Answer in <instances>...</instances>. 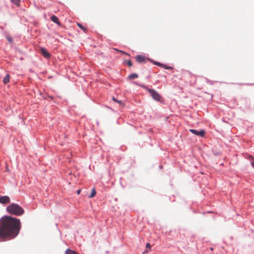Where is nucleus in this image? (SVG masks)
Returning <instances> with one entry per match:
<instances>
[{
  "label": "nucleus",
  "instance_id": "0eeeda50",
  "mask_svg": "<svg viewBox=\"0 0 254 254\" xmlns=\"http://www.w3.org/2000/svg\"><path fill=\"white\" fill-rule=\"evenodd\" d=\"M136 60L139 63H144L146 62V58L141 55H137L136 57Z\"/></svg>",
  "mask_w": 254,
  "mask_h": 254
},
{
  "label": "nucleus",
  "instance_id": "20e7f679",
  "mask_svg": "<svg viewBox=\"0 0 254 254\" xmlns=\"http://www.w3.org/2000/svg\"><path fill=\"white\" fill-rule=\"evenodd\" d=\"M189 131L193 134L200 137H203L205 135V130L203 129H201L200 130H198L195 129H189Z\"/></svg>",
  "mask_w": 254,
  "mask_h": 254
},
{
  "label": "nucleus",
  "instance_id": "6ab92c4d",
  "mask_svg": "<svg viewBox=\"0 0 254 254\" xmlns=\"http://www.w3.org/2000/svg\"><path fill=\"white\" fill-rule=\"evenodd\" d=\"M151 245L150 244V243H147L146 245V248L147 250H149V251H151Z\"/></svg>",
  "mask_w": 254,
  "mask_h": 254
},
{
  "label": "nucleus",
  "instance_id": "a878e982",
  "mask_svg": "<svg viewBox=\"0 0 254 254\" xmlns=\"http://www.w3.org/2000/svg\"><path fill=\"white\" fill-rule=\"evenodd\" d=\"M241 85H250V84H248V83H243V84H241Z\"/></svg>",
  "mask_w": 254,
  "mask_h": 254
},
{
  "label": "nucleus",
  "instance_id": "39448f33",
  "mask_svg": "<svg viewBox=\"0 0 254 254\" xmlns=\"http://www.w3.org/2000/svg\"><path fill=\"white\" fill-rule=\"evenodd\" d=\"M10 199L8 196L3 195L0 197V203L6 204L10 202Z\"/></svg>",
  "mask_w": 254,
  "mask_h": 254
},
{
  "label": "nucleus",
  "instance_id": "4be33fe9",
  "mask_svg": "<svg viewBox=\"0 0 254 254\" xmlns=\"http://www.w3.org/2000/svg\"><path fill=\"white\" fill-rule=\"evenodd\" d=\"M214 154L215 156H217V155H219L220 154V153L219 152H215L214 153Z\"/></svg>",
  "mask_w": 254,
  "mask_h": 254
},
{
  "label": "nucleus",
  "instance_id": "5701e85b",
  "mask_svg": "<svg viewBox=\"0 0 254 254\" xmlns=\"http://www.w3.org/2000/svg\"><path fill=\"white\" fill-rule=\"evenodd\" d=\"M148 250L146 249L145 251H144V252H142V254H145L147 253H148Z\"/></svg>",
  "mask_w": 254,
  "mask_h": 254
},
{
  "label": "nucleus",
  "instance_id": "f8f14e48",
  "mask_svg": "<svg viewBox=\"0 0 254 254\" xmlns=\"http://www.w3.org/2000/svg\"><path fill=\"white\" fill-rule=\"evenodd\" d=\"M10 76L7 74L3 79V82L4 84H6L9 82Z\"/></svg>",
  "mask_w": 254,
  "mask_h": 254
},
{
  "label": "nucleus",
  "instance_id": "423d86ee",
  "mask_svg": "<svg viewBox=\"0 0 254 254\" xmlns=\"http://www.w3.org/2000/svg\"><path fill=\"white\" fill-rule=\"evenodd\" d=\"M40 51L41 54L44 58L48 59L51 57V54L45 48L41 47Z\"/></svg>",
  "mask_w": 254,
  "mask_h": 254
},
{
  "label": "nucleus",
  "instance_id": "6e6552de",
  "mask_svg": "<svg viewBox=\"0 0 254 254\" xmlns=\"http://www.w3.org/2000/svg\"><path fill=\"white\" fill-rule=\"evenodd\" d=\"M51 20L53 21V22L56 23L58 25H61V22L59 21V18L57 16H56L55 15H53L51 16Z\"/></svg>",
  "mask_w": 254,
  "mask_h": 254
},
{
  "label": "nucleus",
  "instance_id": "393cba45",
  "mask_svg": "<svg viewBox=\"0 0 254 254\" xmlns=\"http://www.w3.org/2000/svg\"><path fill=\"white\" fill-rule=\"evenodd\" d=\"M80 191H81V190H79L77 191V193L78 194H79L80 193Z\"/></svg>",
  "mask_w": 254,
  "mask_h": 254
},
{
  "label": "nucleus",
  "instance_id": "c85d7f7f",
  "mask_svg": "<svg viewBox=\"0 0 254 254\" xmlns=\"http://www.w3.org/2000/svg\"><path fill=\"white\" fill-rule=\"evenodd\" d=\"M208 82H209V83H210V84H212V82H211V81H208Z\"/></svg>",
  "mask_w": 254,
  "mask_h": 254
},
{
  "label": "nucleus",
  "instance_id": "cd10ccee",
  "mask_svg": "<svg viewBox=\"0 0 254 254\" xmlns=\"http://www.w3.org/2000/svg\"><path fill=\"white\" fill-rule=\"evenodd\" d=\"M107 108L109 109H112V108L111 107H109V106H107Z\"/></svg>",
  "mask_w": 254,
  "mask_h": 254
},
{
  "label": "nucleus",
  "instance_id": "bb28decb",
  "mask_svg": "<svg viewBox=\"0 0 254 254\" xmlns=\"http://www.w3.org/2000/svg\"><path fill=\"white\" fill-rule=\"evenodd\" d=\"M0 28L2 30H3V27L2 26H0Z\"/></svg>",
  "mask_w": 254,
  "mask_h": 254
},
{
  "label": "nucleus",
  "instance_id": "dca6fc26",
  "mask_svg": "<svg viewBox=\"0 0 254 254\" xmlns=\"http://www.w3.org/2000/svg\"><path fill=\"white\" fill-rule=\"evenodd\" d=\"M10 1L17 6H19L20 3V0H10Z\"/></svg>",
  "mask_w": 254,
  "mask_h": 254
},
{
  "label": "nucleus",
  "instance_id": "9d476101",
  "mask_svg": "<svg viewBox=\"0 0 254 254\" xmlns=\"http://www.w3.org/2000/svg\"><path fill=\"white\" fill-rule=\"evenodd\" d=\"M146 59L148 61H150L151 63H153L155 65H158L159 67H162L163 65H164V64L158 62L154 61L153 60L150 59L149 58H147Z\"/></svg>",
  "mask_w": 254,
  "mask_h": 254
},
{
  "label": "nucleus",
  "instance_id": "b1692460",
  "mask_svg": "<svg viewBox=\"0 0 254 254\" xmlns=\"http://www.w3.org/2000/svg\"><path fill=\"white\" fill-rule=\"evenodd\" d=\"M48 97L49 98H50L51 99H52V100H53V98H54L53 96H50V95H48Z\"/></svg>",
  "mask_w": 254,
  "mask_h": 254
},
{
  "label": "nucleus",
  "instance_id": "f3484780",
  "mask_svg": "<svg viewBox=\"0 0 254 254\" xmlns=\"http://www.w3.org/2000/svg\"><path fill=\"white\" fill-rule=\"evenodd\" d=\"M112 99L113 100H114V101L117 102V103H119V104H121V105H124V103L123 102H122V101L121 100H117V99H116L114 97H113L112 98Z\"/></svg>",
  "mask_w": 254,
  "mask_h": 254
},
{
  "label": "nucleus",
  "instance_id": "f03ea898",
  "mask_svg": "<svg viewBox=\"0 0 254 254\" xmlns=\"http://www.w3.org/2000/svg\"><path fill=\"white\" fill-rule=\"evenodd\" d=\"M6 210L10 214L21 216L24 213V209L16 203H12L6 208Z\"/></svg>",
  "mask_w": 254,
  "mask_h": 254
},
{
  "label": "nucleus",
  "instance_id": "2eb2a0df",
  "mask_svg": "<svg viewBox=\"0 0 254 254\" xmlns=\"http://www.w3.org/2000/svg\"><path fill=\"white\" fill-rule=\"evenodd\" d=\"M65 254H77L75 251L67 249L65 251Z\"/></svg>",
  "mask_w": 254,
  "mask_h": 254
},
{
  "label": "nucleus",
  "instance_id": "7c9ffc66",
  "mask_svg": "<svg viewBox=\"0 0 254 254\" xmlns=\"http://www.w3.org/2000/svg\"><path fill=\"white\" fill-rule=\"evenodd\" d=\"M159 167H160V168H162V166H160Z\"/></svg>",
  "mask_w": 254,
  "mask_h": 254
},
{
  "label": "nucleus",
  "instance_id": "4468645a",
  "mask_svg": "<svg viewBox=\"0 0 254 254\" xmlns=\"http://www.w3.org/2000/svg\"><path fill=\"white\" fill-rule=\"evenodd\" d=\"M96 193V190H95V188H92L91 193L89 195V198L93 197L95 195Z\"/></svg>",
  "mask_w": 254,
  "mask_h": 254
},
{
  "label": "nucleus",
  "instance_id": "ddd939ff",
  "mask_svg": "<svg viewBox=\"0 0 254 254\" xmlns=\"http://www.w3.org/2000/svg\"><path fill=\"white\" fill-rule=\"evenodd\" d=\"M138 77V75L136 73H133L129 74L128 76V79H132L134 78H137Z\"/></svg>",
  "mask_w": 254,
  "mask_h": 254
},
{
  "label": "nucleus",
  "instance_id": "9b49d317",
  "mask_svg": "<svg viewBox=\"0 0 254 254\" xmlns=\"http://www.w3.org/2000/svg\"><path fill=\"white\" fill-rule=\"evenodd\" d=\"M133 83L138 86H139L145 90H147V89L148 88V87L144 84H140V83H138V82H133Z\"/></svg>",
  "mask_w": 254,
  "mask_h": 254
},
{
  "label": "nucleus",
  "instance_id": "412c9836",
  "mask_svg": "<svg viewBox=\"0 0 254 254\" xmlns=\"http://www.w3.org/2000/svg\"><path fill=\"white\" fill-rule=\"evenodd\" d=\"M127 65L129 66H132V62L130 60H128L127 61Z\"/></svg>",
  "mask_w": 254,
  "mask_h": 254
},
{
  "label": "nucleus",
  "instance_id": "1a4fd4ad",
  "mask_svg": "<svg viewBox=\"0 0 254 254\" xmlns=\"http://www.w3.org/2000/svg\"><path fill=\"white\" fill-rule=\"evenodd\" d=\"M3 34L8 41L9 43L12 44L13 42V39L7 33L6 31L3 32Z\"/></svg>",
  "mask_w": 254,
  "mask_h": 254
},
{
  "label": "nucleus",
  "instance_id": "c756f323",
  "mask_svg": "<svg viewBox=\"0 0 254 254\" xmlns=\"http://www.w3.org/2000/svg\"><path fill=\"white\" fill-rule=\"evenodd\" d=\"M43 98H44V99H45V100L47 99L46 97H43Z\"/></svg>",
  "mask_w": 254,
  "mask_h": 254
},
{
  "label": "nucleus",
  "instance_id": "f257e3e1",
  "mask_svg": "<svg viewBox=\"0 0 254 254\" xmlns=\"http://www.w3.org/2000/svg\"><path fill=\"white\" fill-rule=\"evenodd\" d=\"M20 228V219L8 215L3 216L0 219V241L15 238Z\"/></svg>",
  "mask_w": 254,
  "mask_h": 254
},
{
  "label": "nucleus",
  "instance_id": "a211bd4d",
  "mask_svg": "<svg viewBox=\"0 0 254 254\" xmlns=\"http://www.w3.org/2000/svg\"><path fill=\"white\" fill-rule=\"evenodd\" d=\"M77 25L79 27V28H80L82 30H86V28L84 27V26H83L81 24H80V23H78L77 24Z\"/></svg>",
  "mask_w": 254,
  "mask_h": 254
},
{
  "label": "nucleus",
  "instance_id": "7ed1b4c3",
  "mask_svg": "<svg viewBox=\"0 0 254 254\" xmlns=\"http://www.w3.org/2000/svg\"><path fill=\"white\" fill-rule=\"evenodd\" d=\"M150 94L152 98L155 101L161 103L164 102L162 96L154 89L148 88L146 90Z\"/></svg>",
  "mask_w": 254,
  "mask_h": 254
},
{
  "label": "nucleus",
  "instance_id": "aec40b11",
  "mask_svg": "<svg viewBox=\"0 0 254 254\" xmlns=\"http://www.w3.org/2000/svg\"><path fill=\"white\" fill-rule=\"evenodd\" d=\"M164 68L166 69H172V67H171V66H169L168 65H165V64H164V65H163L162 66Z\"/></svg>",
  "mask_w": 254,
  "mask_h": 254
}]
</instances>
